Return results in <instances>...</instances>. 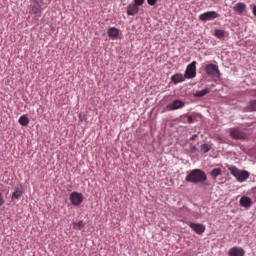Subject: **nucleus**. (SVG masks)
<instances>
[{
  "label": "nucleus",
  "mask_w": 256,
  "mask_h": 256,
  "mask_svg": "<svg viewBox=\"0 0 256 256\" xmlns=\"http://www.w3.org/2000/svg\"><path fill=\"white\" fill-rule=\"evenodd\" d=\"M230 173L237 179L238 182L243 183L249 177L250 173L246 170H240L236 166H230L229 168Z\"/></svg>",
  "instance_id": "obj_2"
},
{
  "label": "nucleus",
  "mask_w": 256,
  "mask_h": 256,
  "mask_svg": "<svg viewBox=\"0 0 256 256\" xmlns=\"http://www.w3.org/2000/svg\"><path fill=\"white\" fill-rule=\"evenodd\" d=\"M107 34L110 38L116 39L119 35V30L115 27H111L108 29Z\"/></svg>",
  "instance_id": "obj_17"
},
{
  "label": "nucleus",
  "mask_w": 256,
  "mask_h": 256,
  "mask_svg": "<svg viewBox=\"0 0 256 256\" xmlns=\"http://www.w3.org/2000/svg\"><path fill=\"white\" fill-rule=\"evenodd\" d=\"M5 204V198L3 197V194L0 192V206H3Z\"/></svg>",
  "instance_id": "obj_27"
},
{
  "label": "nucleus",
  "mask_w": 256,
  "mask_h": 256,
  "mask_svg": "<svg viewBox=\"0 0 256 256\" xmlns=\"http://www.w3.org/2000/svg\"><path fill=\"white\" fill-rule=\"evenodd\" d=\"M189 227L196 232L197 234L201 235L205 232L206 227L205 225L201 224V223H193V222H189L188 223Z\"/></svg>",
  "instance_id": "obj_8"
},
{
  "label": "nucleus",
  "mask_w": 256,
  "mask_h": 256,
  "mask_svg": "<svg viewBox=\"0 0 256 256\" xmlns=\"http://www.w3.org/2000/svg\"><path fill=\"white\" fill-rule=\"evenodd\" d=\"M205 71H206V74L211 78H214V79L221 78V73H220L219 67L216 64L210 63V64L206 65Z\"/></svg>",
  "instance_id": "obj_3"
},
{
  "label": "nucleus",
  "mask_w": 256,
  "mask_h": 256,
  "mask_svg": "<svg viewBox=\"0 0 256 256\" xmlns=\"http://www.w3.org/2000/svg\"><path fill=\"white\" fill-rule=\"evenodd\" d=\"M240 205L242 207H245V208H250L251 205H252V200L250 197L248 196H243L241 199H240Z\"/></svg>",
  "instance_id": "obj_15"
},
{
  "label": "nucleus",
  "mask_w": 256,
  "mask_h": 256,
  "mask_svg": "<svg viewBox=\"0 0 256 256\" xmlns=\"http://www.w3.org/2000/svg\"><path fill=\"white\" fill-rule=\"evenodd\" d=\"M209 93H210V89H209V88H206V89H204V90L197 91V92L194 94V96H195V97H198V98H201V97L206 96V95L209 94Z\"/></svg>",
  "instance_id": "obj_20"
},
{
  "label": "nucleus",
  "mask_w": 256,
  "mask_h": 256,
  "mask_svg": "<svg viewBox=\"0 0 256 256\" xmlns=\"http://www.w3.org/2000/svg\"><path fill=\"white\" fill-rule=\"evenodd\" d=\"M23 196V189L20 187H15L14 192L12 193V200H19Z\"/></svg>",
  "instance_id": "obj_16"
},
{
  "label": "nucleus",
  "mask_w": 256,
  "mask_h": 256,
  "mask_svg": "<svg viewBox=\"0 0 256 256\" xmlns=\"http://www.w3.org/2000/svg\"><path fill=\"white\" fill-rule=\"evenodd\" d=\"M197 138H198V135H197V134H194V135L190 138V141L196 140Z\"/></svg>",
  "instance_id": "obj_31"
},
{
  "label": "nucleus",
  "mask_w": 256,
  "mask_h": 256,
  "mask_svg": "<svg viewBox=\"0 0 256 256\" xmlns=\"http://www.w3.org/2000/svg\"><path fill=\"white\" fill-rule=\"evenodd\" d=\"M230 136L234 140H245L246 139V135L242 131H240L239 129H236V128L230 129Z\"/></svg>",
  "instance_id": "obj_10"
},
{
  "label": "nucleus",
  "mask_w": 256,
  "mask_h": 256,
  "mask_svg": "<svg viewBox=\"0 0 256 256\" xmlns=\"http://www.w3.org/2000/svg\"><path fill=\"white\" fill-rule=\"evenodd\" d=\"M147 2L150 6H154L156 4L157 0H147Z\"/></svg>",
  "instance_id": "obj_28"
},
{
  "label": "nucleus",
  "mask_w": 256,
  "mask_h": 256,
  "mask_svg": "<svg viewBox=\"0 0 256 256\" xmlns=\"http://www.w3.org/2000/svg\"><path fill=\"white\" fill-rule=\"evenodd\" d=\"M219 17V14L215 11H208L199 16V19L203 22L212 21Z\"/></svg>",
  "instance_id": "obj_6"
},
{
  "label": "nucleus",
  "mask_w": 256,
  "mask_h": 256,
  "mask_svg": "<svg viewBox=\"0 0 256 256\" xmlns=\"http://www.w3.org/2000/svg\"><path fill=\"white\" fill-rule=\"evenodd\" d=\"M189 183L193 184H202V185H208L206 183L207 181V175L206 173L201 169H194L192 170L185 179Z\"/></svg>",
  "instance_id": "obj_1"
},
{
  "label": "nucleus",
  "mask_w": 256,
  "mask_h": 256,
  "mask_svg": "<svg viewBox=\"0 0 256 256\" xmlns=\"http://www.w3.org/2000/svg\"><path fill=\"white\" fill-rule=\"evenodd\" d=\"M139 12V7L134 5L133 3L127 6V14L128 16H135Z\"/></svg>",
  "instance_id": "obj_13"
},
{
  "label": "nucleus",
  "mask_w": 256,
  "mask_h": 256,
  "mask_svg": "<svg viewBox=\"0 0 256 256\" xmlns=\"http://www.w3.org/2000/svg\"><path fill=\"white\" fill-rule=\"evenodd\" d=\"M186 75H183V74H180V73H177V74H174L172 77H171V80L172 82L177 85L179 83H182L186 80Z\"/></svg>",
  "instance_id": "obj_12"
},
{
  "label": "nucleus",
  "mask_w": 256,
  "mask_h": 256,
  "mask_svg": "<svg viewBox=\"0 0 256 256\" xmlns=\"http://www.w3.org/2000/svg\"><path fill=\"white\" fill-rule=\"evenodd\" d=\"M210 175L213 180H216L218 176L222 175V170L220 168H214Z\"/></svg>",
  "instance_id": "obj_19"
},
{
  "label": "nucleus",
  "mask_w": 256,
  "mask_h": 256,
  "mask_svg": "<svg viewBox=\"0 0 256 256\" xmlns=\"http://www.w3.org/2000/svg\"><path fill=\"white\" fill-rule=\"evenodd\" d=\"M212 149V145L208 144V143H204L200 146V152L202 154H206L208 153L210 150Z\"/></svg>",
  "instance_id": "obj_18"
},
{
  "label": "nucleus",
  "mask_w": 256,
  "mask_h": 256,
  "mask_svg": "<svg viewBox=\"0 0 256 256\" xmlns=\"http://www.w3.org/2000/svg\"><path fill=\"white\" fill-rule=\"evenodd\" d=\"M214 36L218 39H223L225 37V31L221 29H215Z\"/></svg>",
  "instance_id": "obj_22"
},
{
  "label": "nucleus",
  "mask_w": 256,
  "mask_h": 256,
  "mask_svg": "<svg viewBox=\"0 0 256 256\" xmlns=\"http://www.w3.org/2000/svg\"><path fill=\"white\" fill-rule=\"evenodd\" d=\"M145 0H134V5H136L138 8L139 6H142L144 4Z\"/></svg>",
  "instance_id": "obj_26"
},
{
  "label": "nucleus",
  "mask_w": 256,
  "mask_h": 256,
  "mask_svg": "<svg viewBox=\"0 0 256 256\" xmlns=\"http://www.w3.org/2000/svg\"><path fill=\"white\" fill-rule=\"evenodd\" d=\"M247 110L250 112L256 111V100H251L247 106Z\"/></svg>",
  "instance_id": "obj_23"
},
{
  "label": "nucleus",
  "mask_w": 256,
  "mask_h": 256,
  "mask_svg": "<svg viewBox=\"0 0 256 256\" xmlns=\"http://www.w3.org/2000/svg\"><path fill=\"white\" fill-rule=\"evenodd\" d=\"M30 2L41 5L45 8H47V0H30Z\"/></svg>",
  "instance_id": "obj_25"
},
{
  "label": "nucleus",
  "mask_w": 256,
  "mask_h": 256,
  "mask_svg": "<svg viewBox=\"0 0 256 256\" xmlns=\"http://www.w3.org/2000/svg\"><path fill=\"white\" fill-rule=\"evenodd\" d=\"M188 123L192 124L194 122V119L192 118V116H188V119H187Z\"/></svg>",
  "instance_id": "obj_29"
},
{
  "label": "nucleus",
  "mask_w": 256,
  "mask_h": 256,
  "mask_svg": "<svg viewBox=\"0 0 256 256\" xmlns=\"http://www.w3.org/2000/svg\"><path fill=\"white\" fill-rule=\"evenodd\" d=\"M29 118L27 117V116H25V115H22L20 118H19V120H18V122H19V124L20 125H22V126H27V125H29Z\"/></svg>",
  "instance_id": "obj_21"
},
{
  "label": "nucleus",
  "mask_w": 256,
  "mask_h": 256,
  "mask_svg": "<svg viewBox=\"0 0 256 256\" xmlns=\"http://www.w3.org/2000/svg\"><path fill=\"white\" fill-rule=\"evenodd\" d=\"M84 226L85 224L83 223V221L73 222V228L75 230H81Z\"/></svg>",
  "instance_id": "obj_24"
},
{
  "label": "nucleus",
  "mask_w": 256,
  "mask_h": 256,
  "mask_svg": "<svg viewBox=\"0 0 256 256\" xmlns=\"http://www.w3.org/2000/svg\"><path fill=\"white\" fill-rule=\"evenodd\" d=\"M196 61H193L191 64L187 66V69L185 71V77L187 79H192L196 77Z\"/></svg>",
  "instance_id": "obj_7"
},
{
  "label": "nucleus",
  "mask_w": 256,
  "mask_h": 256,
  "mask_svg": "<svg viewBox=\"0 0 256 256\" xmlns=\"http://www.w3.org/2000/svg\"><path fill=\"white\" fill-rule=\"evenodd\" d=\"M47 7L41 6L40 4L30 2L29 6V14L35 17H41L42 12L46 9Z\"/></svg>",
  "instance_id": "obj_4"
},
{
  "label": "nucleus",
  "mask_w": 256,
  "mask_h": 256,
  "mask_svg": "<svg viewBox=\"0 0 256 256\" xmlns=\"http://www.w3.org/2000/svg\"><path fill=\"white\" fill-rule=\"evenodd\" d=\"M185 106V103L181 100H174L172 103L168 104L166 109L168 111H174L178 109H182Z\"/></svg>",
  "instance_id": "obj_9"
},
{
  "label": "nucleus",
  "mask_w": 256,
  "mask_h": 256,
  "mask_svg": "<svg viewBox=\"0 0 256 256\" xmlns=\"http://www.w3.org/2000/svg\"><path fill=\"white\" fill-rule=\"evenodd\" d=\"M253 14L256 16V6L253 8Z\"/></svg>",
  "instance_id": "obj_32"
},
{
  "label": "nucleus",
  "mask_w": 256,
  "mask_h": 256,
  "mask_svg": "<svg viewBox=\"0 0 256 256\" xmlns=\"http://www.w3.org/2000/svg\"><path fill=\"white\" fill-rule=\"evenodd\" d=\"M69 199L73 206H79L83 202L84 196L82 193L72 192Z\"/></svg>",
  "instance_id": "obj_5"
},
{
  "label": "nucleus",
  "mask_w": 256,
  "mask_h": 256,
  "mask_svg": "<svg viewBox=\"0 0 256 256\" xmlns=\"http://www.w3.org/2000/svg\"><path fill=\"white\" fill-rule=\"evenodd\" d=\"M233 10L239 15H242L246 11V5L242 2H239L233 7Z\"/></svg>",
  "instance_id": "obj_14"
},
{
  "label": "nucleus",
  "mask_w": 256,
  "mask_h": 256,
  "mask_svg": "<svg viewBox=\"0 0 256 256\" xmlns=\"http://www.w3.org/2000/svg\"><path fill=\"white\" fill-rule=\"evenodd\" d=\"M229 256H244L245 250L242 247L234 246L228 251Z\"/></svg>",
  "instance_id": "obj_11"
},
{
  "label": "nucleus",
  "mask_w": 256,
  "mask_h": 256,
  "mask_svg": "<svg viewBox=\"0 0 256 256\" xmlns=\"http://www.w3.org/2000/svg\"><path fill=\"white\" fill-rule=\"evenodd\" d=\"M198 149L196 148V146L192 145L191 146V152L195 153Z\"/></svg>",
  "instance_id": "obj_30"
}]
</instances>
